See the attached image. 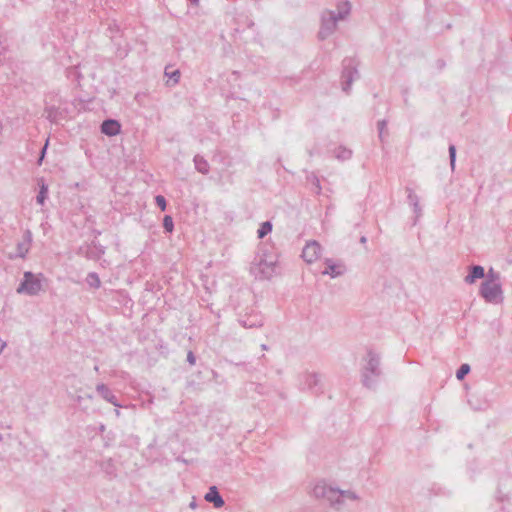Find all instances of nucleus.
Wrapping results in <instances>:
<instances>
[{"label": "nucleus", "instance_id": "f257e3e1", "mask_svg": "<svg viewBox=\"0 0 512 512\" xmlns=\"http://www.w3.org/2000/svg\"><path fill=\"white\" fill-rule=\"evenodd\" d=\"M364 364L360 370L362 385L369 390H376L382 376L381 355L372 348H368L363 358Z\"/></svg>", "mask_w": 512, "mask_h": 512}, {"label": "nucleus", "instance_id": "f03ea898", "mask_svg": "<svg viewBox=\"0 0 512 512\" xmlns=\"http://www.w3.org/2000/svg\"><path fill=\"white\" fill-rule=\"evenodd\" d=\"M344 10L334 12L332 10H326L321 16V26L318 31V38L325 40L331 36L337 28L339 20H344L351 12V4L344 3Z\"/></svg>", "mask_w": 512, "mask_h": 512}, {"label": "nucleus", "instance_id": "7ed1b4c3", "mask_svg": "<svg viewBox=\"0 0 512 512\" xmlns=\"http://www.w3.org/2000/svg\"><path fill=\"white\" fill-rule=\"evenodd\" d=\"M249 271L255 279L269 280L280 273V267L277 258H254Z\"/></svg>", "mask_w": 512, "mask_h": 512}, {"label": "nucleus", "instance_id": "20e7f679", "mask_svg": "<svg viewBox=\"0 0 512 512\" xmlns=\"http://www.w3.org/2000/svg\"><path fill=\"white\" fill-rule=\"evenodd\" d=\"M313 495L316 498L326 499L331 506H336L342 503L344 491L328 486L325 482H319L313 488Z\"/></svg>", "mask_w": 512, "mask_h": 512}, {"label": "nucleus", "instance_id": "39448f33", "mask_svg": "<svg viewBox=\"0 0 512 512\" xmlns=\"http://www.w3.org/2000/svg\"><path fill=\"white\" fill-rule=\"evenodd\" d=\"M41 275H36L31 271L24 272L23 279L16 289L17 293L29 296L37 295L42 290Z\"/></svg>", "mask_w": 512, "mask_h": 512}, {"label": "nucleus", "instance_id": "423d86ee", "mask_svg": "<svg viewBox=\"0 0 512 512\" xmlns=\"http://www.w3.org/2000/svg\"><path fill=\"white\" fill-rule=\"evenodd\" d=\"M479 295L487 302L499 304L503 302V290L501 283L483 281L480 285Z\"/></svg>", "mask_w": 512, "mask_h": 512}, {"label": "nucleus", "instance_id": "0eeeda50", "mask_svg": "<svg viewBox=\"0 0 512 512\" xmlns=\"http://www.w3.org/2000/svg\"><path fill=\"white\" fill-rule=\"evenodd\" d=\"M238 322L244 328H257L263 325V316L252 307L238 313Z\"/></svg>", "mask_w": 512, "mask_h": 512}, {"label": "nucleus", "instance_id": "6e6552de", "mask_svg": "<svg viewBox=\"0 0 512 512\" xmlns=\"http://www.w3.org/2000/svg\"><path fill=\"white\" fill-rule=\"evenodd\" d=\"M343 70H342V89L345 93H349L352 82L356 77L359 76L358 70L354 65V60L350 58H345L342 62Z\"/></svg>", "mask_w": 512, "mask_h": 512}, {"label": "nucleus", "instance_id": "1a4fd4ad", "mask_svg": "<svg viewBox=\"0 0 512 512\" xmlns=\"http://www.w3.org/2000/svg\"><path fill=\"white\" fill-rule=\"evenodd\" d=\"M347 272L346 265L339 259L325 258L324 268L321 271L323 275H329L331 278H337Z\"/></svg>", "mask_w": 512, "mask_h": 512}, {"label": "nucleus", "instance_id": "9d476101", "mask_svg": "<svg viewBox=\"0 0 512 512\" xmlns=\"http://www.w3.org/2000/svg\"><path fill=\"white\" fill-rule=\"evenodd\" d=\"M320 375L317 373H306L303 375L301 388L303 390H307L312 392L313 394H318L322 392Z\"/></svg>", "mask_w": 512, "mask_h": 512}, {"label": "nucleus", "instance_id": "9b49d317", "mask_svg": "<svg viewBox=\"0 0 512 512\" xmlns=\"http://www.w3.org/2000/svg\"><path fill=\"white\" fill-rule=\"evenodd\" d=\"M97 393L107 402L111 403L115 407H123L119 402L116 395L112 392V390L104 383L97 384L96 386Z\"/></svg>", "mask_w": 512, "mask_h": 512}, {"label": "nucleus", "instance_id": "f8f14e48", "mask_svg": "<svg viewBox=\"0 0 512 512\" xmlns=\"http://www.w3.org/2000/svg\"><path fill=\"white\" fill-rule=\"evenodd\" d=\"M101 133L107 136H116L121 131V124L115 119H106L100 126Z\"/></svg>", "mask_w": 512, "mask_h": 512}, {"label": "nucleus", "instance_id": "ddd939ff", "mask_svg": "<svg viewBox=\"0 0 512 512\" xmlns=\"http://www.w3.org/2000/svg\"><path fill=\"white\" fill-rule=\"evenodd\" d=\"M204 498L207 502L212 503L217 509L222 508L225 505V501L216 486H211Z\"/></svg>", "mask_w": 512, "mask_h": 512}, {"label": "nucleus", "instance_id": "4468645a", "mask_svg": "<svg viewBox=\"0 0 512 512\" xmlns=\"http://www.w3.org/2000/svg\"><path fill=\"white\" fill-rule=\"evenodd\" d=\"M32 242V234L29 230L23 233L22 241L17 244V253L15 256H26L29 252Z\"/></svg>", "mask_w": 512, "mask_h": 512}, {"label": "nucleus", "instance_id": "2eb2a0df", "mask_svg": "<svg viewBox=\"0 0 512 512\" xmlns=\"http://www.w3.org/2000/svg\"><path fill=\"white\" fill-rule=\"evenodd\" d=\"M321 252L322 247L320 243L316 240H311L303 247L302 254L300 256H320Z\"/></svg>", "mask_w": 512, "mask_h": 512}, {"label": "nucleus", "instance_id": "dca6fc26", "mask_svg": "<svg viewBox=\"0 0 512 512\" xmlns=\"http://www.w3.org/2000/svg\"><path fill=\"white\" fill-rule=\"evenodd\" d=\"M485 277V269L481 265H473L469 269L468 275L465 277V282L467 284H472L476 280Z\"/></svg>", "mask_w": 512, "mask_h": 512}, {"label": "nucleus", "instance_id": "f3484780", "mask_svg": "<svg viewBox=\"0 0 512 512\" xmlns=\"http://www.w3.org/2000/svg\"><path fill=\"white\" fill-rule=\"evenodd\" d=\"M164 75L168 78L167 85L174 86L176 85L181 77V73L178 69H172L171 65L165 67Z\"/></svg>", "mask_w": 512, "mask_h": 512}, {"label": "nucleus", "instance_id": "a211bd4d", "mask_svg": "<svg viewBox=\"0 0 512 512\" xmlns=\"http://www.w3.org/2000/svg\"><path fill=\"white\" fill-rule=\"evenodd\" d=\"M193 162L195 165V169L201 174H208L210 170V165L208 161L201 155L197 154L193 158Z\"/></svg>", "mask_w": 512, "mask_h": 512}, {"label": "nucleus", "instance_id": "6ab92c4d", "mask_svg": "<svg viewBox=\"0 0 512 512\" xmlns=\"http://www.w3.org/2000/svg\"><path fill=\"white\" fill-rule=\"evenodd\" d=\"M44 112L46 119L49 120L51 123H57L62 115L60 109L55 106H47Z\"/></svg>", "mask_w": 512, "mask_h": 512}, {"label": "nucleus", "instance_id": "aec40b11", "mask_svg": "<svg viewBox=\"0 0 512 512\" xmlns=\"http://www.w3.org/2000/svg\"><path fill=\"white\" fill-rule=\"evenodd\" d=\"M102 471L110 478L116 477V466L111 458L103 460L100 464Z\"/></svg>", "mask_w": 512, "mask_h": 512}, {"label": "nucleus", "instance_id": "412c9836", "mask_svg": "<svg viewBox=\"0 0 512 512\" xmlns=\"http://www.w3.org/2000/svg\"><path fill=\"white\" fill-rule=\"evenodd\" d=\"M38 184H39L40 189H39L38 195L36 196V202L39 205H44L45 200L48 197V186L45 184L43 178H41L39 180Z\"/></svg>", "mask_w": 512, "mask_h": 512}, {"label": "nucleus", "instance_id": "4be33fe9", "mask_svg": "<svg viewBox=\"0 0 512 512\" xmlns=\"http://www.w3.org/2000/svg\"><path fill=\"white\" fill-rule=\"evenodd\" d=\"M387 124L388 121L386 119H382L377 122L378 137L381 143H384L388 136Z\"/></svg>", "mask_w": 512, "mask_h": 512}, {"label": "nucleus", "instance_id": "5701e85b", "mask_svg": "<svg viewBox=\"0 0 512 512\" xmlns=\"http://www.w3.org/2000/svg\"><path fill=\"white\" fill-rule=\"evenodd\" d=\"M272 223L270 221H265L261 223L259 229L257 230V236L259 239H263L272 231Z\"/></svg>", "mask_w": 512, "mask_h": 512}, {"label": "nucleus", "instance_id": "b1692460", "mask_svg": "<svg viewBox=\"0 0 512 512\" xmlns=\"http://www.w3.org/2000/svg\"><path fill=\"white\" fill-rule=\"evenodd\" d=\"M352 156V151L348 148H345V147H342V146H339L336 150H335V157L339 160H342V161H345V160H348L350 159Z\"/></svg>", "mask_w": 512, "mask_h": 512}, {"label": "nucleus", "instance_id": "393cba45", "mask_svg": "<svg viewBox=\"0 0 512 512\" xmlns=\"http://www.w3.org/2000/svg\"><path fill=\"white\" fill-rule=\"evenodd\" d=\"M86 283L91 287V288H99L100 287V279H99V276L97 273L95 272H90L88 273L87 277H86Z\"/></svg>", "mask_w": 512, "mask_h": 512}, {"label": "nucleus", "instance_id": "a878e982", "mask_svg": "<svg viewBox=\"0 0 512 512\" xmlns=\"http://www.w3.org/2000/svg\"><path fill=\"white\" fill-rule=\"evenodd\" d=\"M471 368L469 364H462L456 371V377L458 380H463L467 374H469Z\"/></svg>", "mask_w": 512, "mask_h": 512}, {"label": "nucleus", "instance_id": "bb28decb", "mask_svg": "<svg viewBox=\"0 0 512 512\" xmlns=\"http://www.w3.org/2000/svg\"><path fill=\"white\" fill-rule=\"evenodd\" d=\"M407 201L410 206H417V203H419V197L414 193L413 189L407 187Z\"/></svg>", "mask_w": 512, "mask_h": 512}, {"label": "nucleus", "instance_id": "cd10ccee", "mask_svg": "<svg viewBox=\"0 0 512 512\" xmlns=\"http://www.w3.org/2000/svg\"><path fill=\"white\" fill-rule=\"evenodd\" d=\"M163 228L165 232L171 233L174 229L173 218L170 215H165L163 218Z\"/></svg>", "mask_w": 512, "mask_h": 512}, {"label": "nucleus", "instance_id": "c85d7f7f", "mask_svg": "<svg viewBox=\"0 0 512 512\" xmlns=\"http://www.w3.org/2000/svg\"><path fill=\"white\" fill-rule=\"evenodd\" d=\"M449 152V160H450V166L451 169H455V162H456V147L454 144H450L448 148Z\"/></svg>", "mask_w": 512, "mask_h": 512}, {"label": "nucleus", "instance_id": "c756f323", "mask_svg": "<svg viewBox=\"0 0 512 512\" xmlns=\"http://www.w3.org/2000/svg\"><path fill=\"white\" fill-rule=\"evenodd\" d=\"M500 275L498 272H495L493 268H490L488 270V273L486 275V279L484 281H491V283H500Z\"/></svg>", "mask_w": 512, "mask_h": 512}, {"label": "nucleus", "instance_id": "7c9ffc66", "mask_svg": "<svg viewBox=\"0 0 512 512\" xmlns=\"http://www.w3.org/2000/svg\"><path fill=\"white\" fill-rule=\"evenodd\" d=\"M155 203L156 205L162 210V211H165L166 210V207H167V201L165 199L164 196L162 195H157L155 197Z\"/></svg>", "mask_w": 512, "mask_h": 512}, {"label": "nucleus", "instance_id": "2f4dec72", "mask_svg": "<svg viewBox=\"0 0 512 512\" xmlns=\"http://www.w3.org/2000/svg\"><path fill=\"white\" fill-rule=\"evenodd\" d=\"M48 144H49V139L46 140L45 145L42 147V149L40 151L39 158H38V161H37L38 165H41L43 160H44V158H45V155H46V152H47V148H48Z\"/></svg>", "mask_w": 512, "mask_h": 512}, {"label": "nucleus", "instance_id": "473e14b6", "mask_svg": "<svg viewBox=\"0 0 512 512\" xmlns=\"http://www.w3.org/2000/svg\"><path fill=\"white\" fill-rule=\"evenodd\" d=\"M310 179H311V183H312V185L315 187V192H316L317 194H320V193H321L322 188H321V185H320V180H319V178H318L317 176L313 175Z\"/></svg>", "mask_w": 512, "mask_h": 512}, {"label": "nucleus", "instance_id": "72a5a7b5", "mask_svg": "<svg viewBox=\"0 0 512 512\" xmlns=\"http://www.w3.org/2000/svg\"><path fill=\"white\" fill-rule=\"evenodd\" d=\"M250 386H251V389H253L255 392H257L259 394L266 393L265 387L262 384L252 382V383H250Z\"/></svg>", "mask_w": 512, "mask_h": 512}, {"label": "nucleus", "instance_id": "f704fd0d", "mask_svg": "<svg viewBox=\"0 0 512 512\" xmlns=\"http://www.w3.org/2000/svg\"><path fill=\"white\" fill-rule=\"evenodd\" d=\"M413 212L415 214V220L414 224H416L417 220L422 216V208L420 206V203H417V206H412Z\"/></svg>", "mask_w": 512, "mask_h": 512}, {"label": "nucleus", "instance_id": "c9c22d12", "mask_svg": "<svg viewBox=\"0 0 512 512\" xmlns=\"http://www.w3.org/2000/svg\"><path fill=\"white\" fill-rule=\"evenodd\" d=\"M68 77H70V78H71V77H75L77 80H79V79H80L81 75H80V73L78 72L77 67H75V66H74V67H70V68L68 69Z\"/></svg>", "mask_w": 512, "mask_h": 512}, {"label": "nucleus", "instance_id": "e433bc0d", "mask_svg": "<svg viewBox=\"0 0 512 512\" xmlns=\"http://www.w3.org/2000/svg\"><path fill=\"white\" fill-rule=\"evenodd\" d=\"M187 362L190 364V365H195L196 364V356L195 354L193 353V351H188L187 353Z\"/></svg>", "mask_w": 512, "mask_h": 512}, {"label": "nucleus", "instance_id": "4c0bfd02", "mask_svg": "<svg viewBox=\"0 0 512 512\" xmlns=\"http://www.w3.org/2000/svg\"><path fill=\"white\" fill-rule=\"evenodd\" d=\"M497 499H498V501H500V502H503V501H505V500H508V499H509L508 494H503V493H502V489H501V487H499V488H498V491H497Z\"/></svg>", "mask_w": 512, "mask_h": 512}, {"label": "nucleus", "instance_id": "58836bf2", "mask_svg": "<svg viewBox=\"0 0 512 512\" xmlns=\"http://www.w3.org/2000/svg\"><path fill=\"white\" fill-rule=\"evenodd\" d=\"M344 497H347L351 500H357L358 499V495L355 493V492H352V491H344Z\"/></svg>", "mask_w": 512, "mask_h": 512}, {"label": "nucleus", "instance_id": "ea45409f", "mask_svg": "<svg viewBox=\"0 0 512 512\" xmlns=\"http://www.w3.org/2000/svg\"><path fill=\"white\" fill-rule=\"evenodd\" d=\"M344 3L351 4L348 0H343V1L338 2V4H337L338 12L341 10H344V6H343Z\"/></svg>", "mask_w": 512, "mask_h": 512}, {"label": "nucleus", "instance_id": "a19ab883", "mask_svg": "<svg viewBox=\"0 0 512 512\" xmlns=\"http://www.w3.org/2000/svg\"><path fill=\"white\" fill-rule=\"evenodd\" d=\"M109 30L110 31H113V30L119 31V27H118V25L116 23L110 24L109 25Z\"/></svg>", "mask_w": 512, "mask_h": 512}, {"label": "nucleus", "instance_id": "79ce46f5", "mask_svg": "<svg viewBox=\"0 0 512 512\" xmlns=\"http://www.w3.org/2000/svg\"><path fill=\"white\" fill-rule=\"evenodd\" d=\"M469 404H470V405L472 406V408H473V409H475V410H481V409H482V406H474V405L472 404V400H471V399L469 400Z\"/></svg>", "mask_w": 512, "mask_h": 512}, {"label": "nucleus", "instance_id": "37998d69", "mask_svg": "<svg viewBox=\"0 0 512 512\" xmlns=\"http://www.w3.org/2000/svg\"><path fill=\"white\" fill-rule=\"evenodd\" d=\"M189 506H190L192 509L196 508V506H197L196 501H195V500H193V501L189 504Z\"/></svg>", "mask_w": 512, "mask_h": 512}, {"label": "nucleus", "instance_id": "c03bdc74", "mask_svg": "<svg viewBox=\"0 0 512 512\" xmlns=\"http://www.w3.org/2000/svg\"><path fill=\"white\" fill-rule=\"evenodd\" d=\"M308 264L313 263V258H303Z\"/></svg>", "mask_w": 512, "mask_h": 512}, {"label": "nucleus", "instance_id": "a18cd8bd", "mask_svg": "<svg viewBox=\"0 0 512 512\" xmlns=\"http://www.w3.org/2000/svg\"><path fill=\"white\" fill-rule=\"evenodd\" d=\"M366 241H367V238H366L365 236H362V237L360 238V242H361V243H366Z\"/></svg>", "mask_w": 512, "mask_h": 512}, {"label": "nucleus", "instance_id": "49530a36", "mask_svg": "<svg viewBox=\"0 0 512 512\" xmlns=\"http://www.w3.org/2000/svg\"><path fill=\"white\" fill-rule=\"evenodd\" d=\"M192 4L197 5L199 3V0H189Z\"/></svg>", "mask_w": 512, "mask_h": 512}, {"label": "nucleus", "instance_id": "de8ad7c7", "mask_svg": "<svg viewBox=\"0 0 512 512\" xmlns=\"http://www.w3.org/2000/svg\"><path fill=\"white\" fill-rule=\"evenodd\" d=\"M115 415H116L117 417H119V416H120V411H119L118 409H115Z\"/></svg>", "mask_w": 512, "mask_h": 512}, {"label": "nucleus", "instance_id": "09e8293b", "mask_svg": "<svg viewBox=\"0 0 512 512\" xmlns=\"http://www.w3.org/2000/svg\"><path fill=\"white\" fill-rule=\"evenodd\" d=\"M261 347H262L263 350L267 349V346L265 344H263Z\"/></svg>", "mask_w": 512, "mask_h": 512}]
</instances>
